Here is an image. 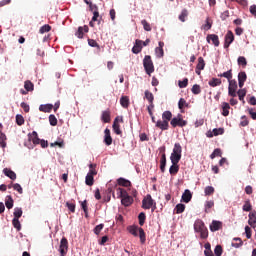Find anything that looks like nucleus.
<instances>
[{
  "instance_id": "nucleus-4",
  "label": "nucleus",
  "mask_w": 256,
  "mask_h": 256,
  "mask_svg": "<svg viewBox=\"0 0 256 256\" xmlns=\"http://www.w3.org/2000/svg\"><path fill=\"white\" fill-rule=\"evenodd\" d=\"M181 153H183V148L181 147V144L175 143L173 151L170 155L171 161H181Z\"/></svg>"
},
{
  "instance_id": "nucleus-37",
  "label": "nucleus",
  "mask_w": 256,
  "mask_h": 256,
  "mask_svg": "<svg viewBox=\"0 0 256 256\" xmlns=\"http://www.w3.org/2000/svg\"><path fill=\"white\" fill-rule=\"evenodd\" d=\"M221 79L219 78H212L209 82L208 85L210 87H219V85H221Z\"/></svg>"
},
{
  "instance_id": "nucleus-36",
  "label": "nucleus",
  "mask_w": 256,
  "mask_h": 256,
  "mask_svg": "<svg viewBox=\"0 0 256 256\" xmlns=\"http://www.w3.org/2000/svg\"><path fill=\"white\" fill-rule=\"evenodd\" d=\"M7 136L5 135V133L0 131V145L2 147V149H5V147H7Z\"/></svg>"
},
{
  "instance_id": "nucleus-17",
  "label": "nucleus",
  "mask_w": 256,
  "mask_h": 256,
  "mask_svg": "<svg viewBox=\"0 0 256 256\" xmlns=\"http://www.w3.org/2000/svg\"><path fill=\"white\" fill-rule=\"evenodd\" d=\"M39 135L36 131H33L32 133L28 134V141H32L34 145H39L40 143Z\"/></svg>"
},
{
  "instance_id": "nucleus-59",
  "label": "nucleus",
  "mask_w": 256,
  "mask_h": 256,
  "mask_svg": "<svg viewBox=\"0 0 256 256\" xmlns=\"http://www.w3.org/2000/svg\"><path fill=\"white\" fill-rule=\"evenodd\" d=\"M141 25H143V29L145 31H151V24H149V22H147V20H142L141 21Z\"/></svg>"
},
{
  "instance_id": "nucleus-2",
  "label": "nucleus",
  "mask_w": 256,
  "mask_h": 256,
  "mask_svg": "<svg viewBox=\"0 0 256 256\" xmlns=\"http://www.w3.org/2000/svg\"><path fill=\"white\" fill-rule=\"evenodd\" d=\"M128 231L134 237H140V243H142V245L147 241L145 230H143V228L139 226H129Z\"/></svg>"
},
{
  "instance_id": "nucleus-20",
  "label": "nucleus",
  "mask_w": 256,
  "mask_h": 256,
  "mask_svg": "<svg viewBox=\"0 0 256 256\" xmlns=\"http://www.w3.org/2000/svg\"><path fill=\"white\" fill-rule=\"evenodd\" d=\"M3 173L4 175H6V177H9V179H11L12 181H15V179H17V174L9 168H4Z\"/></svg>"
},
{
  "instance_id": "nucleus-31",
  "label": "nucleus",
  "mask_w": 256,
  "mask_h": 256,
  "mask_svg": "<svg viewBox=\"0 0 256 256\" xmlns=\"http://www.w3.org/2000/svg\"><path fill=\"white\" fill-rule=\"evenodd\" d=\"M116 191H117L118 198L121 200L129 196V193H127V190L123 188H117Z\"/></svg>"
},
{
  "instance_id": "nucleus-41",
  "label": "nucleus",
  "mask_w": 256,
  "mask_h": 256,
  "mask_svg": "<svg viewBox=\"0 0 256 256\" xmlns=\"http://www.w3.org/2000/svg\"><path fill=\"white\" fill-rule=\"evenodd\" d=\"M184 211H185V204H177L174 209V213H176L177 215L183 213Z\"/></svg>"
},
{
  "instance_id": "nucleus-25",
  "label": "nucleus",
  "mask_w": 256,
  "mask_h": 256,
  "mask_svg": "<svg viewBox=\"0 0 256 256\" xmlns=\"http://www.w3.org/2000/svg\"><path fill=\"white\" fill-rule=\"evenodd\" d=\"M39 111L42 113H51L53 111V105L52 104H42L39 106Z\"/></svg>"
},
{
  "instance_id": "nucleus-51",
  "label": "nucleus",
  "mask_w": 256,
  "mask_h": 256,
  "mask_svg": "<svg viewBox=\"0 0 256 256\" xmlns=\"http://www.w3.org/2000/svg\"><path fill=\"white\" fill-rule=\"evenodd\" d=\"M187 85H189L188 78H184L183 81H181V80L178 81V86L180 87V89H185V87H187Z\"/></svg>"
},
{
  "instance_id": "nucleus-12",
  "label": "nucleus",
  "mask_w": 256,
  "mask_h": 256,
  "mask_svg": "<svg viewBox=\"0 0 256 256\" xmlns=\"http://www.w3.org/2000/svg\"><path fill=\"white\" fill-rule=\"evenodd\" d=\"M206 41H207V43H211V41H212V43L215 47H219L220 42H219V36L217 34H209L206 37Z\"/></svg>"
},
{
  "instance_id": "nucleus-24",
  "label": "nucleus",
  "mask_w": 256,
  "mask_h": 256,
  "mask_svg": "<svg viewBox=\"0 0 256 256\" xmlns=\"http://www.w3.org/2000/svg\"><path fill=\"white\" fill-rule=\"evenodd\" d=\"M133 197L131 196H126L125 198H122L121 199V204L124 206V207H131V205H133Z\"/></svg>"
},
{
  "instance_id": "nucleus-23",
  "label": "nucleus",
  "mask_w": 256,
  "mask_h": 256,
  "mask_svg": "<svg viewBox=\"0 0 256 256\" xmlns=\"http://www.w3.org/2000/svg\"><path fill=\"white\" fill-rule=\"evenodd\" d=\"M248 217H249L248 225H250V227H255V225H256V211L250 212Z\"/></svg>"
},
{
  "instance_id": "nucleus-60",
  "label": "nucleus",
  "mask_w": 256,
  "mask_h": 256,
  "mask_svg": "<svg viewBox=\"0 0 256 256\" xmlns=\"http://www.w3.org/2000/svg\"><path fill=\"white\" fill-rule=\"evenodd\" d=\"M49 123L52 127H55L57 125V117H55V115L51 114L49 116Z\"/></svg>"
},
{
  "instance_id": "nucleus-27",
  "label": "nucleus",
  "mask_w": 256,
  "mask_h": 256,
  "mask_svg": "<svg viewBox=\"0 0 256 256\" xmlns=\"http://www.w3.org/2000/svg\"><path fill=\"white\" fill-rule=\"evenodd\" d=\"M218 77H224L225 79L228 80V82L233 81L232 80L233 79V70L230 69V70H228L226 72L218 74Z\"/></svg>"
},
{
  "instance_id": "nucleus-14",
  "label": "nucleus",
  "mask_w": 256,
  "mask_h": 256,
  "mask_svg": "<svg viewBox=\"0 0 256 256\" xmlns=\"http://www.w3.org/2000/svg\"><path fill=\"white\" fill-rule=\"evenodd\" d=\"M203 69H205V59H203V57H199L195 73L201 75V71H203Z\"/></svg>"
},
{
  "instance_id": "nucleus-63",
  "label": "nucleus",
  "mask_w": 256,
  "mask_h": 256,
  "mask_svg": "<svg viewBox=\"0 0 256 256\" xmlns=\"http://www.w3.org/2000/svg\"><path fill=\"white\" fill-rule=\"evenodd\" d=\"M178 107L179 109H183L184 107H187V101L185 100V98H180L178 102Z\"/></svg>"
},
{
  "instance_id": "nucleus-57",
  "label": "nucleus",
  "mask_w": 256,
  "mask_h": 256,
  "mask_svg": "<svg viewBox=\"0 0 256 256\" xmlns=\"http://www.w3.org/2000/svg\"><path fill=\"white\" fill-rule=\"evenodd\" d=\"M214 253L216 256H222L223 255V247L221 245H217L214 249Z\"/></svg>"
},
{
  "instance_id": "nucleus-55",
  "label": "nucleus",
  "mask_w": 256,
  "mask_h": 256,
  "mask_svg": "<svg viewBox=\"0 0 256 256\" xmlns=\"http://www.w3.org/2000/svg\"><path fill=\"white\" fill-rule=\"evenodd\" d=\"M238 65H241L242 67H247V59L245 58V56L238 57Z\"/></svg>"
},
{
  "instance_id": "nucleus-64",
  "label": "nucleus",
  "mask_w": 256,
  "mask_h": 256,
  "mask_svg": "<svg viewBox=\"0 0 256 256\" xmlns=\"http://www.w3.org/2000/svg\"><path fill=\"white\" fill-rule=\"evenodd\" d=\"M238 81H247V73L245 72H239L238 74Z\"/></svg>"
},
{
  "instance_id": "nucleus-47",
  "label": "nucleus",
  "mask_w": 256,
  "mask_h": 256,
  "mask_svg": "<svg viewBox=\"0 0 256 256\" xmlns=\"http://www.w3.org/2000/svg\"><path fill=\"white\" fill-rule=\"evenodd\" d=\"M12 225L17 231H21V222L19 221V218H13Z\"/></svg>"
},
{
  "instance_id": "nucleus-61",
  "label": "nucleus",
  "mask_w": 256,
  "mask_h": 256,
  "mask_svg": "<svg viewBox=\"0 0 256 256\" xmlns=\"http://www.w3.org/2000/svg\"><path fill=\"white\" fill-rule=\"evenodd\" d=\"M155 55H156V57H158V59H161V57H163V55H165L163 48H155Z\"/></svg>"
},
{
  "instance_id": "nucleus-6",
  "label": "nucleus",
  "mask_w": 256,
  "mask_h": 256,
  "mask_svg": "<svg viewBox=\"0 0 256 256\" xmlns=\"http://www.w3.org/2000/svg\"><path fill=\"white\" fill-rule=\"evenodd\" d=\"M67 251H69V241H67V238L63 237L59 246L60 256L67 255Z\"/></svg>"
},
{
  "instance_id": "nucleus-16",
  "label": "nucleus",
  "mask_w": 256,
  "mask_h": 256,
  "mask_svg": "<svg viewBox=\"0 0 256 256\" xmlns=\"http://www.w3.org/2000/svg\"><path fill=\"white\" fill-rule=\"evenodd\" d=\"M104 143L105 145H112L113 138L111 137V130L109 128H106L104 131Z\"/></svg>"
},
{
  "instance_id": "nucleus-38",
  "label": "nucleus",
  "mask_w": 256,
  "mask_h": 256,
  "mask_svg": "<svg viewBox=\"0 0 256 256\" xmlns=\"http://www.w3.org/2000/svg\"><path fill=\"white\" fill-rule=\"evenodd\" d=\"M13 203V197H11V195L6 196L5 205L7 209H13Z\"/></svg>"
},
{
  "instance_id": "nucleus-13",
  "label": "nucleus",
  "mask_w": 256,
  "mask_h": 256,
  "mask_svg": "<svg viewBox=\"0 0 256 256\" xmlns=\"http://www.w3.org/2000/svg\"><path fill=\"white\" fill-rule=\"evenodd\" d=\"M142 50H143V40L137 39L135 41V45L132 48V53H134L135 55H138V53H141Z\"/></svg>"
},
{
  "instance_id": "nucleus-52",
  "label": "nucleus",
  "mask_w": 256,
  "mask_h": 256,
  "mask_svg": "<svg viewBox=\"0 0 256 256\" xmlns=\"http://www.w3.org/2000/svg\"><path fill=\"white\" fill-rule=\"evenodd\" d=\"M16 123H17V125H19V127H21V125L25 124V118H23V116L21 114H17L16 115Z\"/></svg>"
},
{
  "instance_id": "nucleus-18",
  "label": "nucleus",
  "mask_w": 256,
  "mask_h": 256,
  "mask_svg": "<svg viewBox=\"0 0 256 256\" xmlns=\"http://www.w3.org/2000/svg\"><path fill=\"white\" fill-rule=\"evenodd\" d=\"M112 129L116 135H122L123 132L121 131V126L119 125V117L115 118Z\"/></svg>"
},
{
  "instance_id": "nucleus-19",
  "label": "nucleus",
  "mask_w": 256,
  "mask_h": 256,
  "mask_svg": "<svg viewBox=\"0 0 256 256\" xmlns=\"http://www.w3.org/2000/svg\"><path fill=\"white\" fill-rule=\"evenodd\" d=\"M156 127L161 129V131H167L169 129V122L165 120H158L156 122Z\"/></svg>"
},
{
  "instance_id": "nucleus-39",
  "label": "nucleus",
  "mask_w": 256,
  "mask_h": 256,
  "mask_svg": "<svg viewBox=\"0 0 256 256\" xmlns=\"http://www.w3.org/2000/svg\"><path fill=\"white\" fill-rule=\"evenodd\" d=\"M188 15H189V11H187V9H183L181 11V14L178 17L179 21H181L182 23H185V19H187Z\"/></svg>"
},
{
  "instance_id": "nucleus-32",
  "label": "nucleus",
  "mask_w": 256,
  "mask_h": 256,
  "mask_svg": "<svg viewBox=\"0 0 256 256\" xmlns=\"http://www.w3.org/2000/svg\"><path fill=\"white\" fill-rule=\"evenodd\" d=\"M236 95H238L239 101H242V103H245V96L247 95V90L245 88L240 89L236 92Z\"/></svg>"
},
{
  "instance_id": "nucleus-10",
  "label": "nucleus",
  "mask_w": 256,
  "mask_h": 256,
  "mask_svg": "<svg viewBox=\"0 0 256 256\" xmlns=\"http://www.w3.org/2000/svg\"><path fill=\"white\" fill-rule=\"evenodd\" d=\"M221 229H223V222L221 221L213 220L210 224V231H212V233H215V231H219Z\"/></svg>"
},
{
  "instance_id": "nucleus-44",
  "label": "nucleus",
  "mask_w": 256,
  "mask_h": 256,
  "mask_svg": "<svg viewBox=\"0 0 256 256\" xmlns=\"http://www.w3.org/2000/svg\"><path fill=\"white\" fill-rule=\"evenodd\" d=\"M145 219H147V216L145 215V212H141L139 215H138V221H139V225L141 227H143V225H145Z\"/></svg>"
},
{
  "instance_id": "nucleus-5",
  "label": "nucleus",
  "mask_w": 256,
  "mask_h": 256,
  "mask_svg": "<svg viewBox=\"0 0 256 256\" xmlns=\"http://www.w3.org/2000/svg\"><path fill=\"white\" fill-rule=\"evenodd\" d=\"M172 127H186L187 120H183V115L178 114L177 117L172 118L170 121Z\"/></svg>"
},
{
  "instance_id": "nucleus-26",
  "label": "nucleus",
  "mask_w": 256,
  "mask_h": 256,
  "mask_svg": "<svg viewBox=\"0 0 256 256\" xmlns=\"http://www.w3.org/2000/svg\"><path fill=\"white\" fill-rule=\"evenodd\" d=\"M120 105L123 107V109H129L130 101L129 96H122L120 98Z\"/></svg>"
},
{
  "instance_id": "nucleus-29",
  "label": "nucleus",
  "mask_w": 256,
  "mask_h": 256,
  "mask_svg": "<svg viewBox=\"0 0 256 256\" xmlns=\"http://www.w3.org/2000/svg\"><path fill=\"white\" fill-rule=\"evenodd\" d=\"M101 119L104 123H110L111 122V112L109 110L103 111Z\"/></svg>"
},
{
  "instance_id": "nucleus-53",
  "label": "nucleus",
  "mask_w": 256,
  "mask_h": 256,
  "mask_svg": "<svg viewBox=\"0 0 256 256\" xmlns=\"http://www.w3.org/2000/svg\"><path fill=\"white\" fill-rule=\"evenodd\" d=\"M204 193L206 196L213 195V193H215V188L213 186H207L204 189Z\"/></svg>"
},
{
  "instance_id": "nucleus-54",
  "label": "nucleus",
  "mask_w": 256,
  "mask_h": 256,
  "mask_svg": "<svg viewBox=\"0 0 256 256\" xmlns=\"http://www.w3.org/2000/svg\"><path fill=\"white\" fill-rule=\"evenodd\" d=\"M253 206L251 205V201L247 200L245 201L244 205H243V211H252Z\"/></svg>"
},
{
  "instance_id": "nucleus-56",
  "label": "nucleus",
  "mask_w": 256,
  "mask_h": 256,
  "mask_svg": "<svg viewBox=\"0 0 256 256\" xmlns=\"http://www.w3.org/2000/svg\"><path fill=\"white\" fill-rule=\"evenodd\" d=\"M34 85L32 84L31 81L27 80L24 83V89H26V91H33Z\"/></svg>"
},
{
  "instance_id": "nucleus-48",
  "label": "nucleus",
  "mask_w": 256,
  "mask_h": 256,
  "mask_svg": "<svg viewBox=\"0 0 256 256\" xmlns=\"http://www.w3.org/2000/svg\"><path fill=\"white\" fill-rule=\"evenodd\" d=\"M193 95H199L201 93V86L199 84H194L191 89Z\"/></svg>"
},
{
  "instance_id": "nucleus-9",
  "label": "nucleus",
  "mask_w": 256,
  "mask_h": 256,
  "mask_svg": "<svg viewBox=\"0 0 256 256\" xmlns=\"http://www.w3.org/2000/svg\"><path fill=\"white\" fill-rule=\"evenodd\" d=\"M154 200L151 197V194H148L143 200H142V209H151L153 207Z\"/></svg>"
},
{
  "instance_id": "nucleus-1",
  "label": "nucleus",
  "mask_w": 256,
  "mask_h": 256,
  "mask_svg": "<svg viewBox=\"0 0 256 256\" xmlns=\"http://www.w3.org/2000/svg\"><path fill=\"white\" fill-rule=\"evenodd\" d=\"M194 231L195 233H200L202 239H207V237H209V230L205 226V222L201 219H197L194 222Z\"/></svg>"
},
{
  "instance_id": "nucleus-22",
  "label": "nucleus",
  "mask_w": 256,
  "mask_h": 256,
  "mask_svg": "<svg viewBox=\"0 0 256 256\" xmlns=\"http://www.w3.org/2000/svg\"><path fill=\"white\" fill-rule=\"evenodd\" d=\"M165 167H167V155L165 152L162 153L161 158H160V170L161 173H164Z\"/></svg>"
},
{
  "instance_id": "nucleus-15",
  "label": "nucleus",
  "mask_w": 256,
  "mask_h": 256,
  "mask_svg": "<svg viewBox=\"0 0 256 256\" xmlns=\"http://www.w3.org/2000/svg\"><path fill=\"white\" fill-rule=\"evenodd\" d=\"M171 163L169 173L170 175H177V173H179V161L171 160Z\"/></svg>"
},
{
  "instance_id": "nucleus-30",
  "label": "nucleus",
  "mask_w": 256,
  "mask_h": 256,
  "mask_svg": "<svg viewBox=\"0 0 256 256\" xmlns=\"http://www.w3.org/2000/svg\"><path fill=\"white\" fill-rule=\"evenodd\" d=\"M231 109V106L227 102L222 103V115L223 117L229 116V110Z\"/></svg>"
},
{
  "instance_id": "nucleus-62",
  "label": "nucleus",
  "mask_w": 256,
  "mask_h": 256,
  "mask_svg": "<svg viewBox=\"0 0 256 256\" xmlns=\"http://www.w3.org/2000/svg\"><path fill=\"white\" fill-rule=\"evenodd\" d=\"M242 121L240 122V127H247L249 125V120L247 119V116L241 117Z\"/></svg>"
},
{
  "instance_id": "nucleus-49",
  "label": "nucleus",
  "mask_w": 256,
  "mask_h": 256,
  "mask_svg": "<svg viewBox=\"0 0 256 256\" xmlns=\"http://www.w3.org/2000/svg\"><path fill=\"white\" fill-rule=\"evenodd\" d=\"M99 20V12H93L92 20L90 21V27H95V21Z\"/></svg>"
},
{
  "instance_id": "nucleus-35",
  "label": "nucleus",
  "mask_w": 256,
  "mask_h": 256,
  "mask_svg": "<svg viewBox=\"0 0 256 256\" xmlns=\"http://www.w3.org/2000/svg\"><path fill=\"white\" fill-rule=\"evenodd\" d=\"M213 27V22H211V18H206L205 24L202 25L201 29L204 31H209Z\"/></svg>"
},
{
  "instance_id": "nucleus-33",
  "label": "nucleus",
  "mask_w": 256,
  "mask_h": 256,
  "mask_svg": "<svg viewBox=\"0 0 256 256\" xmlns=\"http://www.w3.org/2000/svg\"><path fill=\"white\" fill-rule=\"evenodd\" d=\"M162 119L163 121L169 123V121L173 120V113H171V111H164L162 114Z\"/></svg>"
},
{
  "instance_id": "nucleus-7",
  "label": "nucleus",
  "mask_w": 256,
  "mask_h": 256,
  "mask_svg": "<svg viewBox=\"0 0 256 256\" xmlns=\"http://www.w3.org/2000/svg\"><path fill=\"white\" fill-rule=\"evenodd\" d=\"M228 86V95L230 97H237V81L236 80H230Z\"/></svg>"
},
{
  "instance_id": "nucleus-8",
  "label": "nucleus",
  "mask_w": 256,
  "mask_h": 256,
  "mask_svg": "<svg viewBox=\"0 0 256 256\" xmlns=\"http://www.w3.org/2000/svg\"><path fill=\"white\" fill-rule=\"evenodd\" d=\"M235 41V35H233V31L229 30L225 35L224 40V49H229L231 43Z\"/></svg>"
},
{
  "instance_id": "nucleus-28",
  "label": "nucleus",
  "mask_w": 256,
  "mask_h": 256,
  "mask_svg": "<svg viewBox=\"0 0 256 256\" xmlns=\"http://www.w3.org/2000/svg\"><path fill=\"white\" fill-rule=\"evenodd\" d=\"M117 185H119L120 187H131V181L125 178H118Z\"/></svg>"
},
{
  "instance_id": "nucleus-58",
  "label": "nucleus",
  "mask_w": 256,
  "mask_h": 256,
  "mask_svg": "<svg viewBox=\"0 0 256 256\" xmlns=\"http://www.w3.org/2000/svg\"><path fill=\"white\" fill-rule=\"evenodd\" d=\"M223 133H225V129H223V128H214L213 129L214 137H217L219 135H223Z\"/></svg>"
},
{
  "instance_id": "nucleus-21",
  "label": "nucleus",
  "mask_w": 256,
  "mask_h": 256,
  "mask_svg": "<svg viewBox=\"0 0 256 256\" xmlns=\"http://www.w3.org/2000/svg\"><path fill=\"white\" fill-rule=\"evenodd\" d=\"M191 199H193V194H191V190L186 189L184 191V193L182 194V201L184 203H189V201H191Z\"/></svg>"
},
{
  "instance_id": "nucleus-40",
  "label": "nucleus",
  "mask_w": 256,
  "mask_h": 256,
  "mask_svg": "<svg viewBox=\"0 0 256 256\" xmlns=\"http://www.w3.org/2000/svg\"><path fill=\"white\" fill-rule=\"evenodd\" d=\"M85 183H86V185H88V187H93V184L95 183L94 177L87 174L86 179H85Z\"/></svg>"
},
{
  "instance_id": "nucleus-11",
  "label": "nucleus",
  "mask_w": 256,
  "mask_h": 256,
  "mask_svg": "<svg viewBox=\"0 0 256 256\" xmlns=\"http://www.w3.org/2000/svg\"><path fill=\"white\" fill-rule=\"evenodd\" d=\"M85 33H89V26L87 25L78 27V30L76 31L75 35L78 37V39H83Z\"/></svg>"
},
{
  "instance_id": "nucleus-42",
  "label": "nucleus",
  "mask_w": 256,
  "mask_h": 256,
  "mask_svg": "<svg viewBox=\"0 0 256 256\" xmlns=\"http://www.w3.org/2000/svg\"><path fill=\"white\" fill-rule=\"evenodd\" d=\"M89 172H88V175H91L93 177H95V175H97V164H90L89 165Z\"/></svg>"
},
{
  "instance_id": "nucleus-3",
  "label": "nucleus",
  "mask_w": 256,
  "mask_h": 256,
  "mask_svg": "<svg viewBox=\"0 0 256 256\" xmlns=\"http://www.w3.org/2000/svg\"><path fill=\"white\" fill-rule=\"evenodd\" d=\"M143 67H144L147 75H151V73L155 72V66L153 65V60L151 59V56L146 55L144 57Z\"/></svg>"
},
{
  "instance_id": "nucleus-45",
  "label": "nucleus",
  "mask_w": 256,
  "mask_h": 256,
  "mask_svg": "<svg viewBox=\"0 0 256 256\" xmlns=\"http://www.w3.org/2000/svg\"><path fill=\"white\" fill-rule=\"evenodd\" d=\"M215 207V202L213 200L206 201L205 203V213H209V209H213Z\"/></svg>"
},
{
  "instance_id": "nucleus-50",
  "label": "nucleus",
  "mask_w": 256,
  "mask_h": 256,
  "mask_svg": "<svg viewBox=\"0 0 256 256\" xmlns=\"http://www.w3.org/2000/svg\"><path fill=\"white\" fill-rule=\"evenodd\" d=\"M49 31H51V26L49 24H45L39 29L41 35H43V33H49Z\"/></svg>"
},
{
  "instance_id": "nucleus-46",
  "label": "nucleus",
  "mask_w": 256,
  "mask_h": 256,
  "mask_svg": "<svg viewBox=\"0 0 256 256\" xmlns=\"http://www.w3.org/2000/svg\"><path fill=\"white\" fill-rule=\"evenodd\" d=\"M22 216H23V209L15 208L14 209V219H21Z\"/></svg>"
},
{
  "instance_id": "nucleus-43",
  "label": "nucleus",
  "mask_w": 256,
  "mask_h": 256,
  "mask_svg": "<svg viewBox=\"0 0 256 256\" xmlns=\"http://www.w3.org/2000/svg\"><path fill=\"white\" fill-rule=\"evenodd\" d=\"M233 241H237L236 243L235 242H232V247H235V249H239V247H243V240H241V238H234Z\"/></svg>"
},
{
  "instance_id": "nucleus-34",
  "label": "nucleus",
  "mask_w": 256,
  "mask_h": 256,
  "mask_svg": "<svg viewBox=\"0 0 256 256\" xmlns=\"http://www.w3.org/2000/svg\"><path fill=\"white\" fill-rule=\"evenodd\" d=\"M144 99L148 100L149 105L153 104V101L155 100V97L153 96V93H151L149 90H146L144 92Z\"/></svg>"
}]
</instances>
